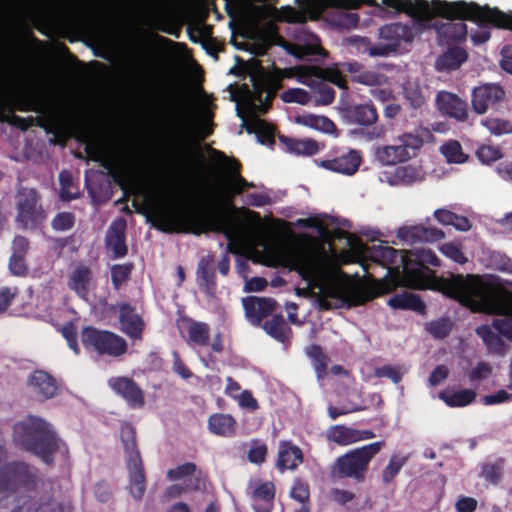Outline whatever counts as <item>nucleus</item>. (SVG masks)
Here are the masks:
<instances>
[{"instance_id": "nucleus-1", "label": "nucleus", "mask_w": 512, "mask_h": 512, "mask_svg": "<svg viewBox=\"0 0 512 512\" xmlns=\"http://www.w3.org/2000/svg\"><path fill=\"white\" fill-rule=\"evenodd\" d=\"M235 167L224 186L206 194L199 205L196 214L181 215L164 208H155L154 225L163 232L189 233L199 235L201 232L212 231L221 233L228 240L227 249L235 253V239L237 228L230 211H242L251 217L260 219L259 213L234 206L236 196L242 194L246 188L254 187L239 172L240 164L234 160Z\"/></svg>"}, {"instance_id": "nucleus-2", "label": "nucleus", "mask_w": 512, "mask_h": 512, "mask_svg": "<svg viewBox=\"0 0 512 512\" xmlns=\"http://www.w3.org/2000/svg\"><path fill=\"white\" fill-rule=\"evenodd\" d=\"M512 286V282L510 283ZM445 293L475 313L504 316L494 319L492 327L512 341V290L491 285L479 275L457 274L444 282Z\"/></svg>"}, {"instance_id": "nucleus-3", "label": "nucleus", "mask_w": 512, "mask_h": 512, "mask_svg": "<svg viewBox=\"0 0 512 512\" xmlns=\"http://www.w3.org/2000/svg\"><path fill=\"white\" fill-rule=\"evenodd\" d=\"M406 250H397L387 245H363L359 263L365 272L367 280L372 286L354 292L356 304H363L382 294L393 291L397 286L403 285V279H395L394 273L389 269L401 265V256Z\"/></svg>"}, {"instance_id": "nucleus-4", "label": "nucleus", "mask_w": 512, "mask_h": 512, "mask_svg": "<svg viewBox=\"0 0 512 512\" xmlns=\"http://www.w3.org/2000/svg\"><path fill=\"white\" fill-rule=\"evenodd\" d=\"M9 99L13 100L15 108L19 111H33L40 114L35 117L36 126L47 132H61L68 125V116L63 108L52 105L33 94L16 92L15 81L11 74L0 70V121L5 119Z\"/></svg>"}, {"instance_id": "nucleus-5", "label": "nucleus", "mask_w": 512, "mask_h": 512, "mask_svg": "<svg viewBox=\"0 0 512 512\" xmlns=\"http://www.w3.org/2000/svg\"><path fill=\"white\" fill-rule=\"evenodd\" d=\"M299 8L290 5L277 8L274 5L249 6V17L255 24L265 19H274L281 23L305 24L308 20H318L327 8L356 10L362 5H376L373 0H295Z\"/></svg>"}, {"instance_id": "nucleus-6", "label": "nucleus", "mask_w": 512, "mask_h": 512, "mask_svg": "<svg viewBox=\"0 0 512 512\" xmlns=\"http://www.w3.org/2000/svg\"><path fill=\"white\" fill-rule=\"evenodd\" d=\"M478 4L463 0L448 2L446 0H414L408 8L407 14L411 21L406 23L410 30L412 41L427 30L434 29L438 21L436 16L447 20H475Z\"/></svg>"}, {"instance_id": "nucleus-7", "label": "nucleus", "mask_w": 512, "mask_h": 512, "mask_svg": "<svg viewBox=\"0 0 512 512\" xmlns=\"http://www.w3.org/2000/svg\"><path fill=\"white\" fill-rule=\"evenodd\" d=\"M13 438L22 449L39 457L46 465L53 464L56 452H68L51 424L40 417L29 416L15 423Z\"/></svg>"}, {"instance_id": "nucleus-8", "label": "nucleus", "mask_w": 512, "mask_h": 512, "mask_svg": "<svg viewBox=\"0 0 512 512\" xmlns=\"http://www.w3.org/2000/svg\"><path fill=\"white\" fill-rule=\"evenodd\" d=\"M427 265L440 266V259L429 249L405 251L401 256V265L389 269L395 279H403V286L416 290L431 289L435 286L436 273Z\"/></svg>"}, {"instance_id": "nucleus-9", "label": "nucleus", "mask_w": 512, "mask_h": 512, "mask_svg": "<svg viewBox=\"0 0 512 512\" xmlns=\"http://www.w3.org/2000/svg\"><path fill=\"white\" fill-rule=\"evenodd\" d=\"M385 441H376L354 448L336 458L331 465L330 474L333 479H352L363 483L372 459L385 447Z\"/></svg>"}, {"instance_id": "nucleus-10", "label": "nucleus", "mask_w": 512, "mask_h": 512, "mask_svg": "<svg viewBox=\"0 0 512 512\" xmlns=\"http://www.w3.org/2000/svg\"><path fill=\"white\" fill-rule=\"evenodd\" d=\"M121 441L129 471L130 492L135 499L140 500L146 490V478L141 455L137 447L136 430L130 423H126L121 427Z\"/></svg>"}, {"instance_id": "nucleus-11", "label": "nucleus", "mask_w": 512, "mask_h": 512, "mask_svg": "<svg viewBox=\"0 0 512 512\" xmlns=\"http://www.w3.org/2000/svg\"><path fill=\"white\" fill-rule=\"evenodd\" d=\"M89 158L107 170L121 189L125 190L132 177V164L130 159L119 151H109L101 144L88 143L85 148Z\"/></svg>"}, {"instance_id": "nucleus-12", "label": "nucleus", "mask_w": 512, "mask_h": 512, "mask_svg": "<svg viewBox=\"0 0 512 512\" xmlns=\"http://www.w3.org/2000/svg\"><path fill=\"white\" fill-rule=\"evenodd\" d=\"M343 117L347 123L360 126L351 131L354 136L371 141L385 134L384 127L377 125L378 112L371 103L349 105L343 109Z\"/></svg>"}, {"instance_id": "nucleus-13", "label": "nucleus", "mask_w": 512, "mask_h": 512, "mask_svg": "<svg viewBox=\"0 0 512 512\" xmlns=\"http://www.w3.org/2000/svg\"><path fill=\"white\" fill-rule=\"evenodd\" d=\"M81 342L88 351H94L98 355L120 357L128 350L126 340L120 335L100 330L93 326L84 327L81 331Z\"/></svg>"}, {"instance_id": "nucleus-14", "label": "nucleus", "mask_w": 512, "mask_h": 512, "mask_svg": "<svg viewBox=\"0 0 512 512\" xmlns=\"http://www.w3.org/2000/svg\"><path fill=\"white\" fill-rule=\"evenodd\" d=\"M35 467L22 461H14L0 468V492H15L20 489L30 490L36 486Z\"/></svg>"}, {"instance_id": "nucleus-15", "label": "nucleus", "mask_w": 512, "mask_h": 512, "mask_svg": "<svg viewBox=\"0 0 512 512\" xmlns=\"http://www.w3.org/2000/svg\"><path fill=\"white\" fill-rule=\"evenodd\" d=\"M251 82L253 108L260 114H266L281 88V80L269 73H257L251 76Z\"/></svg>"}, {"instance_id": "nucleus-16", "label": "nucleus", "mask_w": 512, "mask_h": 512, "mask_svg": "<svg viewBox=\"0 0 512 512\" xmlns=\"http://www.w3.org/2000/svg\"><path fill=\"white\" fill-rule=\"evenodd\" d=\"M39 195L35 189L22 188L17 195V219L25 228H34L46 218L42 205L39 204Z\"/></svg>"}, {"instance_id": "nucleus-17", "label": "nucleus", "mask_w": 512, "mask_h": 512, "mask_svg": "<svg viewBox=\"0 0 512 512\" xmlns=\"http://www.w3.org/2000/svg\"><path fill=\"white\" fill-rule=\"evenodd\" d=\"M141 24L152 31H160L176 38L180 37L181 26L175 15L164 5H154L141 18Z\"/></svg>"}, {"instance_id": "nucleus-18", "label": "nucleus", "mask_w": 512, "mask_h": 512, "mask_svg": "<svg viewBox=\"0 0 512 512\" xmlns=\"http://www.w3.org/2000/svg\"><path fill=\"white\" fill-rule=\"evenodd\" d=\"M176 326L182 339L191 347H207L210 344V326L206 322L180 316Z\"/></svg>"}, {"instance_id": "nucleus-19", "label": "nucleus", "mask_w": 512, "mask_h": 512, "mask_svg": "<svg viewBox=\"0 0 512 512\" xmlns=\"http://www.w3.org/2000/svg\"><path fill=\"white\" fill-rule=\"evenodd\" d=\"M108 386L120 396L131 409H141L145 405L142 388L130 377L117 376L108 380Z\"/></svg>"}, {"instance_id": "nucleus-20", "label": "nucleus", "mask_w": 512, "mask_h": 512, "mask_svg": "<svg viewBox=\"0 0 512 512\" xmlns=\"http://www.w3.org/2000/svg\"><path fill=\"white\" fill-rule=\"evenodd\" d=\"M27 386L39 401H46L59 394L57 380L45 370H34L27 378Z\"/></svg>"}, {"instance_id": "nucleus-21", "label": "nucleus", "mask_w": 512, "mask_h": 512, "mask_svg": "<svg viewBox=\"0 0 512 512\" xmlns=\"http://www.w3.org/2000/svg\"><path fill=\"white\" fill-rule=\"evenodd\" d=\"M505 98L504 89L497 84H484L472 91V107L478 114H484L489 108L496 107Z\"/></svg>"}, {"instance_id": "nucleus-22", "label": "nucleus", "mask_w": 512, "mask_h": 512, "mask_svg": "<svg viewBox=\"0 0 512 512\" xmlns=\"http://www.w3.org/2000/svg\"><path fill=\"white\" fill-rule=\"evenodd\" d=\"M245 316L254 326H260L263 319L270 316L277 302L269 297L248 296L242 299Z\"/></svg>"}, {"instance_id": "nucleus-23", "label": "nucleus", "mask_w": 512, "mask_h": 512, "mask_svg": "<svg viewBox=\"0 0 512 512\" xmlns=\"http://www.w3.org/2000/svg\"><path fill=\"white\" fill-rule=\"evenodd\" d=\"M119 322L121 331L133 340H140L143 336L145 323L136 312L135 307L129 303L119 305Z\"/></svg>"}, {"instance_id": "nucleus-24", "label": "nucleus", "mask_w": 512, "mask_h": 512, "mask_svg": "<svg viewBox=\"0 0 512 512\" xmlns=\"http://www.w3.org/2000/svg\"><path fill=\"white\" fill-rule=\"evenodd\" d=\"M397 237L409 244L418 242H437L445 237V233L438 228L423 225L404 226L397 231Z\"/></svg>"}, {"instance_id": "nucleus-25", "label": "nucleus", "mask_w": 512, "mask_h": 512, "mask_svg": "<svg viewBox=\"0 0 512 512\" xmlns=\"http://www.w3.org/2000/svg\"><path fill=\"white\" fill-rule=\"evenodd\" d=\"M304 462V454L300 447L289 440H281L278 446L276 468L283 473L296 470Z\"/></svg>"}, {"instance_id": "nucleus-26", "label": "nucleus", "mask_w": 512, "mask_h": 512, "mask_svg": "<svg viewBox=\"0 0 512 512\" xmlns=\"http://www.w3.org/2000/svg\"><path fill=\"white\" fill-rule=\"evenodd\" d=\"M35 503H31V500L25 502L22 506L15 504L14 500H11L9 496L0 499V512H22L25 508L26 512H71L70 505L58 503L55 500H49L45 503L40 504L34 508Z\"/></svg>"}, {"instance_id": "nucleus-27", "label": "nucleus", "mask_w": 512, "mask_h": 512, "mask_svg": "<svg viewBox=\"0 0 512 512\" xmlns=\"http://www.w3.org/2000/svg\"><path fill=\"white\" fill-rule=\"evenodd\" d=\"M362 162L361 155L356 150H350L332 159L322 160L320 166L326 170L345 175H353L357 172Z\"/></svg>"}, {"instance_id": "nucleus-28", "label": "nucleus", "mask_w": 512, "mask_h": 512, "mask_svg": "<svg viewBox=\"0 0 512 512\" xmlns=\"http://www.w3.org/2000/svg\"><path fill=\"white\" fill-rule=\"evenodd\" d=\"M439 109L451 118L465 121L468 117L467 103L450 92H439L437 95Z\"/></svg>"}, {"instance_id": "nucleus-29", "label": "nucleus", "mask_w": 512, "mask_h": 512, "mask_svg": "<svg viewBox=\"0 0 512 512\" xmlns=\"http://www.w3.org/2000/svg\"><path fill=\"white\" fill-rule=\"evenodd\" d=\"M378 36L381 40L389 42L398 49L402 43H411L410 30L406 23L393 22L385 24L378 29Z\"/></svg>"}, {"instance_id": "nucleus-30", "label": "nucleus", "mask_w": 512, "mask_h": 512, "mask_svg": "<svg viewBox=\"0 0 512 512\" xmlns=\"http://www.w3.org/2000/svg\"><path fill=\"white\" fill-rule=\"evenodd\" d=\"M463 21L464 20H460L459 22H437V25L434 26L439 43L449 45L464 40L468 31L467 25L463 23Z\"/></svg>"}, {"instance_id": "nucleus-31", "label": "nucleus", "mask_w": 512, "mask_h": 512, "mask_svg": "<svg viewBox=\"0 0 512 512\" xmlns=\"http://www.w3.org/2000/svg\"><path fill=\"white\" fill-rule=\"evenodd\" d=\"M205 17L195 26L189 25L187 27V34L189 40L193 43H201L202 47L211 55L217 53L216 43L212 38L213 27L206 24Z\"/></svg>"}, {"instance_id": "nucleus-32", "label": "nucleus", "mask_w": 512, "mask_h": 512, "mask_svg": "<svg viewBox=\"0 0 512 512\" xmlns=\"http://www.w3.org/2000/svg\"><path fill=\"white\" fill-rule=\"evenodd\" d=\"M92 271L89 266L79 263L72 270L68 279V287L79 297L85 298L89 292Z\"/></svg>"}, {"instance_id": "nucleus-33", "label": "nucleus", "mask_w": 512, "mask_h": 512, "mask_svg": "<svg viewBox=\"0 0 512 512\" xmlns=\"http://www.w3.org/2000/svg\"><path fill=\"white\" fill-rule=\"evenodd\" d=\"M214 259L212 256H206L201 258L197 267V280L199 286L204 290V292L213 296L216 291V274L213 266Z\"/></svg>"}, {"instance_id": "nucleus-34", "label": "nucleus", "mask_w": 512, "mask_h": 512, "mask_svg": "<svg viewBox=\"0 0 512 512\" xmlns=\"http://www.w3.org/2000/svg\"><path fill=\"white\" fill-rule=\"evenodd\" d=\"M475 15L477 21L489 22L494 27L512 30V12L505 13L498 8L482 7L478 4V12Z\"/></svg>"}, {"instance_id": "nucleus-35", "label": "nucleus", "mask_w": 512, "mask_h": 512, "mask_svg": "<svg viewBox=\"0 0 512 512\" xmlns=\"http://www.w3.org/2000/svg\"><path fill=\"white\" fill-rule=\"evenodd\" d=\"M208 428L217 436L231 437L235 434L236 420L230 414L214 413L208 418Z\"/></svg>"}, {"instance_id": "nucleus-36", "label": "nucleus", "mask_w": 512, "mask_h": 512, "mask_svg": "<svg viewBox=\"0 0 512 512\" xmlns=\"http://www.w3.org/2000/svg\"><path fill=\"white\" fill-rule=\"evenodd\" d=\"M106 241L115 258L126 256L128 249L125 242V220L121 219L119 224L111 225Z\"/></svg>"}, {"instance_id": "nucleus-37", "label": "nucleus", "mask_w": 512, "mask_h": 512, "mask_svg": "<svg viewBox=\"0 0 512 512\" xmlns=\"http://www.w3.org/2000/svg\"><path fill=\"white\" fill-rule=\"evenodd\" d=\"M279 141L283 144L288 152L297 154L312 156L319 151V145L317 141L313 139H294L285 135H279Z\"/></svg>"}, {"instance_id": "nucleus-38", "label": "nucleus", "mask_w": 512, "mask_h": 512, "mask_svg": "<svg viewBox=\"0 0 512 512\" xmlns=\"http://www.w3.org/2000/svg\"><path fill=\"white\" fill-rule=\"evenodd\" d=\"M388 304L394 309L411 310L421 314L426 310V305L421 298L409 292L394 295L388 300Z\"/></svg>"}, {"instance_id": "nucleus-39", "label": "nucleus", "mask_w": 512, "mask_h": 512, "mask_svg": "<svg viewBox=\"0 0 512 512\" xmlns=\"http://www.w3.org/2000/svg\"><path fill=\"white\" fill-rule=\"evenodd\" d=\"M377 158L383 165H396L402 163L411 158L409 151L405 150V147L401 145H387L377 150Z\"/></svg>"}, {"instance_id": "nucleus-40", "label": "nucleus", "mask_w": 512, "mask_h": 512, "mask_svg": "<svg viewBox=\"0 0 512 512\" xmlns=\"http://www.w3.org/2000/svg\"><path fill=\"white\" fill-rule=\"evenodd\" d=\"M409 460V455L395 453L389 458L387 465L381 471V482L384 486H390Z\"/></svg>"}, {"instance_id": "nucleus-41", "label": "nucleus", "mask_w": 512, "mask_h": 512, "mask_svg": "<svg viewBox=\"0 0 512 512\" xmlns=\"http://www.w3.org/2000/svg\"><path fill=\"white\" fill-rule=\"evenodd\" d=\"M468 58L467 52L460 47L449 48L436 61L439 70H455Z\"/></svg>"}, {"instance_id": "nucleus-42", "label": "nucleus", "mask_w": 512, "mask_h": 512, "mask_svg": "<svg viewBox=\"0 0 512 512\" xmlns=\"http://www.w3.org/2000/svg\"><path fill=\"white\" fill-rule=\"evenodd\" d=\"M427 87H423L416 80H407L403 84V96L410 106L418 109L425 105L427 100Z\"/></svg>"}, {"instance_id": "nucleus-43", "label": "nucleus", "mask_w": 512, "mask_h": 512, "mask_svg": "<svg viewBox=\"0 0 512 512\" xmlns=\"http://www.w3.org/2000/svg\"><path fill=\"white\" fill-rule=\"evenodd\" d=\"M439 398L449 407H465L475 400L476 393L471 389L460 391L447 389L439 392Z\"/></svg>"}, {"instance_id": "nucleus-44", "label": "nucleus", "mask_w": 512, "mask_h": 512, "mask_svg": "<svg viewBox=\"0 0 512 512\" xmlns=\"http://www.w3.org/2000/svg\"><path fill=\"white\" fill-rule=\"evenodd\" d=\"M246 131L249 134L254 133L259 141L263 145H274V128L272 125L267 123L263 119H255L246 124Z\"/></svg>"}, {"instance_id": "nucleus-45", "label": "nucleus", "mask_w": 512, "mask_h": 512, "mask_svg": "<svg viewBox=\"0 0 512 512\" xmlns=\"http://www.w3.org/2000/svg\"><path fill=\"white\" fill-rule=\"evenodd\" d=\"M265 332L279 342H286L291 334V328L286 325L283 315H274L262 325Z\"/></svg>"}, {"instance_id": "nucleus-46", "label": "nucleus", "mask_w": 512, "mask_h": 512, "mask_svg": "<svg viewBox=\"0 0 512 512\" xmlns=\"http://www.w3.org/2000/svg\"><path fill=\"white\" fill-rule=\"evenodd\" d=\"M298 122L325 134L338 136L335 123L326 116H318L313 114L304 115L298 119Z\"/></svg>"}, {"instance_id": "nucleus-47", "label": "nucleus", "mask_w": 512, "mask_h": 512, "mask_svg": "<svg viewBox=\"0 0 512 512\" xmlns=\"http://www.w3.org/2000/svg\"><path fill=\"white\" fill-rule=\"evenodd\" d=\"M60 193L59 197L64 202H69L79 198L80 192L75 187L71 172L62 170L59 173Z\"/></svg>"}, {"instance_id": "nucleus-48", "label": "nucleus", "mask_w": 512, "mask_h": 512, "mask_svg": "<svg viewBox=\"0 0 512 512\" xmlns=\"http://www.w3.org/2000/svg\"><path fill=\"white\" fill-rule=\"evenodd\" d=\"M476 334L483 340L487 349L493 353H499L504 348V342L501 337L493 332L488 325H481L477 327Z\"/></svg>"}, {"instance_id": "nucleus-49", "label": "nucleus", "mask_w": 512, "mask_h": 512, "mask_svg": "<svg viewBox=\"0 0 512 512\" xmlns=\"http://www.w3.org/2000/svg\"><path fill=\"white\" fill-rule=\"evenodd\" d=\"M505 460L498 458L493 462H486L481 468V477L491 484H498L503 476Z\"/></svg>"}, {"instance_id": "nucleus-50", "label": "nucleus", "mask_w": 512, "mask_h": 512, "mask_svg": "<svg viewBox=\"0 0 512 512\" xmlns=\"http://www.w3.org/2000/svg\"><path fill=\"white\" fill-rule=\"evenodd\" d=\"M247 19L250 25L257 29L258 37L264 45L279 33L277 21L274 19H265L260 24H255L249 17V8L247 9Z\"/></svg>"}, {"instance_id": "nucleus-51", "label": "nucleus", "mask_w": 512, "mask_h": 512, "mask_svg": "<svg viewBox=\"0 0 512 512\" xmlns=\"http://www.w3.org/2000/svg\"><path fill=\"white\" fill-rule=\"evenodd\" d=\"M317 378L322 379L327 374L329 358L319 345H312L308 350Z\"/></svg>"}, {"instance_id": "nucleus-52", "label": "nucleus", "mask_w": 512, "mask_h": 512, "mask_svg": "<svg viewBox=\"0 0 512 512\" xmlns=\"http://www.w3.org/2000/svg\"><path fill=\"white\" fill-rule=\"evenodd\" d=\"M354 429L343 425H336L327 432L329 441L345 446L355 443Z\"/></svg>"}, {"instance_id": "nucleus-53", "label": "nucleus", "mask_w": 512, "mask_h": 512, "mask_svg": "<svg viewBox=\"0 0 512 512\" xmlns=\"http://www.w3.org/2000/svg\"><path fill=\"white\" fill-rule=\"evenodd\" d=\"M293 269L305 280L313 277L317 270L315 260L308 255H299L295 257Z\"/></svg>"}, {"instance_id": "nucleus-54", "label": "nucleus", "mask_w": 512, "mask_h": 512, "mask_svg": "<svg viewBox=\"0 0 512 512\" xmlns=\"http://www.w3.org/2000/svg\"><path fill=\"white\" fill-rule=\"evenodd\" d=\"M268 446L259 439H252L247 452V459L250 463L261 465L266 461Z\"/></svg>"}, {"instance_id": "nucleus-55", "label": "nucleus", "mask_w": 512, "mask_h": 512, "mask_svg": "<svg viewBox=\"0 0 512 512\" xmlns=\"http://www.w3.org/2000/svg\"><path fill=\"white\" fill-rule=\"evenodd\" d=\"M351 41L355 43L359 42L365 46H369V55L373 57H385L397 51V49L393 47L394 45H391L389 42L377 43L370 46V40L368 38L359 36L351 39Z\"/></svg>"}, {"instance_id": "nucleus-56", "label": "nucleus", "mask_w": 512, "mask_h": 512, "mask_svg": "<svg viewBox=\"0 0 512 512\" xmlns=\"http://www.w3.org/2000/svg\"><path fill=\"white\" fill-rule=\"evenodd\" d=\"M441 152L449 163H464L467 156L463 153L462 146L456 140L447 142L441 147Z\"/></svg>"}, {"instance_id": "nucleus-57", "label": "nucleus", "mask_w": 512, "mask_h": 512, "mask_svg": "<svg viewBox=\"0 0 512 512\" xmlns=\"http://www.w3.org/2000/svg\"><path fill=\"white\" fill-rule=\"evenodd\" d=\"M131 271V264H116L111 267V281L115 290H119L122 284L129 279Z\"/></svg>"}, {"instance_id": "nucleus-58", "label": "nucleus", "mask_w": 512, "mask_h": 512, "mask_svg": "<svg viewBox=\"0 0 512 512\" xmlns=\"http://www.w3.org/2000/svg\"><path fill=\"white\" fill-rule=\"evenodd\" d=\"M76 222L75 214L72 212H59L51 221V227L55 231H68L71 230Z\"/></svg>"}, {"instance_id": "nucleus-59", "label": "nucleus", "mask_w": 512, "mask_h": 512, "mask_svg": "<svg viewBox=\"0 0 512 512\" xmlns=\"http://www.w3.org/2000/svg\"><path fill=\"white\" fill-rule=\"evenodd\" d=\"M290 497L300 504L311 503L308 483L299 478L295 479L290 490Z\"/></svg>"}, {"instance_id": "nucleus-60", "label": "nucleus", "mask_w": 512, "mask_h": 512, "mask_svg": "<svg viewBox=\"0 0 512 512\" xmlns=\"http://www.w3.org/2000/svg\"><path fill=\"white\" fill-rule=\"evenodd\" d=\"M281 99L285 103L306 105L311 100V96L302 88H290L281 94Z\"/></svg>"}, {"instance_id": "nucleus-61", "label": "nucleus", "mask_w": 512, "mask_h": 512, "mask_svg": "<svg viewBox=\"0 0 512 512\" xmlns=\"http://www.w3.org/2000/svg\"><path fill=\"white\" fill-rule=\"evenodd\" d=\"M353 81L367 86H378L382 84L384 76L378 72L363 70L353 76Z\"/></svg>"}, {"instance_id": "nucleus-62", "label": "nucleus", "mask_w": 512, "mask_h": 512, "mask_svg": "<svg viewBox=\"0 0 512 512\" xmlns=\"http://www.w3.org/2000/svg\"><path fill=\"white\" fill-rule=\"evenodd\" d=\"M360 17L357 13L342 12L333 19L335 27L344 30L356 28L359 24Z\"/></svg>"}, {"instance_id": "nucleus-63", "label": "nucleus", "mask_w": 512, "mask_h": 512, "mask_svg": "<svg viewBox=\"0 0 512 512\" xmlns=\"http://www.w3.org/2000/svg\"><path fill=\"white\" fill-rule=\"evenodd\" d=\"M482 123L491 133L495 135L512 133V124L507 120L487 118Z\"/></svg>"}, {"instance_id": "nucleus-64", "label": "nucleus", "mask_w": 512, "mask_h": 512, "mask_svg": "<svg viewBox=\"0 0 512 512\" xmlns=\"http://www.w3.org/2000/svg\"><path fill=\"white\" fill-rule=\"evenodd\" d=\"M170 155L175 160H180L187 152L186 135L181 131L177 136L173 137L170 142Z\"/></svg>"}]
</instances>
